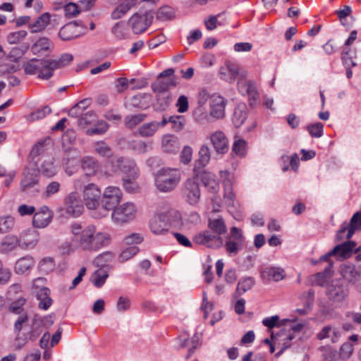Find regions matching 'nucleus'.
Listing matches in <instances>:
<instances>
[{"instance_id": "1", "label": "nucleus", "mask_w": 361, "mask_h": 361, "mask_svg": "<svg viewBox=\"0 0 361 361\" xmlns=\"http://www.w3.org/2000/svg\"><path fill=\"white\" fill-rule=\"evenodd\" d=\"M71 233L73 235L69 243L71 250L97 252L111 242L110 235L98 231L94 224L82 226L80 224H73Z\"/></svg>"}, {"instance_id": "2", "label": "nucleus", "mask_w": 361, "mask_h": 361, "mask_svg": "<svg viewBox=\"0 0 361 361\" xmlns=\"http://www.w3.org/2000/svg\"><path fill=\"white\" fill-rule=\"evenodd\" d=\"M181 179V174L178 169L163 168L158 171L155 178L157 188L163 192L173 190Z\"/></svg>"}, {"instance_id": "3", "label": "nucleus", "mask_w": 361, "mask_h": 361, "mask_svg": "<svg viewBox=\"0 0 361 361\" xmlns=\"http://www.w3.org/2000/svg\"><path fill=\"white\" fill-rule=\"evenodd\" d=\"M23 69L25 74H37L39 78L44 80H48L52 76L49 59H30L24 64Z\"/></svg>"}, {"instance_id": "4", "label": "nucleus", "mask_w": 361, "mask_h": 361, "mask_svg": "<svg viewBox=\"0 0 361 361\" xmlns=\"http://www.w3.org/2000/svg\"><path fill=\"white\" fill-rule=\"evenodd\" d=\"M121 198L122 192L118 188L114 186L106 188L100 200L103 212L101 213L99 217L106 216L110 210L114 211L121 202Z\"/></svg>"}, {"instance_id": "5", "label": "nucleus", "mask_w": 361, "mask_h": 361, "mask_svg": "<svg viewBox=\"0 0 361 361\" xmlns=\"http://www.w3.org/2000/svg\"><path fill=\"white\" fill-rule=\"evenodd\" d=\"M29 49L34 55L39 56H48L54 49V43L47 37H40L30 46L29 43H24L20 49V54H23Z\"/></svg>"}, {"instance_id": "6", "label": "nucleus", "mask_w": 361, "mask_h": 361, "mask_svg": "<svg viewBox=\"0 0 361 361\" xmlns=\"http://www.w3.org/2000/svg\"><path fill=\"white\" fill-rule=\"evenodd\" d=\"M86 25L82 20H74L63 25L59 32V37L63 41L72 40L85 34Z\"/></svg>"}, {"instance_id": "7", "label": "nucleus", "mask_w": 361, "mask_h": 361, "mask_svg": "<svg viewBox=\"0 0 361 361\" xmlns=\"http://www.w3.org/2000/svg\"><path fill=\"white\" fill-rule=\"evenodd\" d=\"M84 203L89 209H97L100 204L102 191L94 183H89L82 190Z\"/></svg>"}, {"instance_id": "8", "label": "nucleus", "mask_w": 361, "mask_h": 361, "mask_svg": "<svg viewBox=\"0 0 361 361\" xmlns=\"http://www.w3.org/2000/svg\"><path fill=\"white\" fill-rule=\"evenodd\" d=\"M136 207L132 202L124 203L114 209L111 218L118 224H123L135 217Z\"/></svg>"}, {"instance_id": "9", "label": "nucleus", "mask_w": 361, "mask_h": 361, "mask_svg": "<svg viewBox=\"0 0 361 361\" xmlns=\"http://www.w3.org/2000/svg\"><path fill=\"white\" fill-rule=\"evenodd\" d=\"M153 18V13L151 11H146L142 14L136 13L129 19V25L135 34H141L150 26Z\"/></svg>"}, {"instance_id": "10", "label": "nucleus", "mask_w": 361, "mask_h": 361, "mask_svg": "<svg viewBox=\"0 0 361 361\" xmlns=\"http://www.w3.org/2000/svg\"><path fill=\"white\" fill-rule=\"evenodd\" d=\"M245 237L242 231L237 227L231 228L230 235L227 237L225 247L227 252L231 255H235L243 248Z\"/></svg>"}, {"instance_id": "11", "label": "nucleus", "mask_w": 361, "mask_h": 361, "mask_svg": "<svg viewBox=\"0 0 361 361\" xmlns=\"http://www.w3.org/2000/svg\"><path fill=\"white\" fill-rule=\"evenodd\" d=\"M361 226V212H357L353 214L350 219V223L344 222L336 234V240L341 241L347 238H352L355 230Z\"/></svg>"}, {"instance_id": "12", "label": "nucleus", "mask_w": 361, "mask_h": 361, "mask_svg": "<svg viewBox=\"0 0 361 361\" xmlns=\"http://www.w3.org/2000/svg\"><path fill=\"white\" fill-rule=\"evenodd\" d=\"M112 166L114 168L125 173L126 178L136 179L139 176V169L135 161L132 159L124 157H117L112 160Z\"/></svg>"}, {"instance_id": "13", "label": "nucleus", "mask_w": 361, "mask_h": 361, "mask_svg": "<svg viewBox=\"0 0 361 361\" xmlns=\"http://www.w3.org/2000/svg\"><path fill=\"white\" fill-rule=\"evenodd\" d=\"M182 192L190 204H197L200 198V189L197 178H188L183 184Z\"/></svg>"}, {"instance_id": "14", "label": "nucleus", "mask_w": 361, "mask_h": 361, "mask_svg": "<svg viewBox=\"0 0 361 361\" xmlns=\"http://www.w3.org/2000/svg\"><path fill=\"white\" fill-rule=\"evenodd\" d=\"M64 209L68 214L73 217L82 214L84 207L76 192H71L65 198Z\"/></svg>"}, {"instance_id": "15", "label": "nucleus", "mask_w": 361, "mask_h": 361, "mask_svg": "<svg viewBox=\"0 0 361 361\" xmlns=\"http://www.w3.org/2000/svg\"><path fill=\"white\" fill-rule=\"evenodd\" d=\"M193 241L196 244L204 245L209 247H219L222 243V238L219 235L212 234L209 231H204L195 235Z\"/></svg>"}, {"instance_id": "16", "label": "nucleus", "mask_w": 361, "mask_h": 361, "mask_svg": "<svg viewBox=\"0 0 361 361\" xmlns=\"http://www.w3.org/2000/svg\"><path fill=\"white\" fill-rule=\"evenodd\" d=\"M39 170L34 165L27 166L23 172L20 185L23 190L33 187L38 183Z\"/></svg>"}, {"instance_id": "17", "label": "nucleus", "mask_w": 361, "mask_h": 361, "mask_svg": "<svg viewBox=\"0 0 361 361\" xmlns=\"http://www.w3.org/2000/svg\"><path fill=\"white\" fill-rule=\"evenodd\" d=\"M210 141L217 154H224L228 151V140L222 131L213 133L210 135Z\"/></svg>"}, {"instance_id": "18", "label": "nucleus", "mask_w": 361, "mask_h": 361, "mask_svg": "<svg viewBox=\"0 0 361 361\" xmlns=\"http://www.w3.org/2000/svg\"><path fill=\"white\" fill-rule=\"evenodd\" d=\"M226 99L220 95H214L210 102V116L216 118H222L225 116Z\"/></svg>"}, {"instance_id": "19", "label": "nucleus", "mask_w": 361, "mask_h": 361, "mask_svg": "<svg viewBox=\"0 0 361 361\" xmlns=\"http://www.w3.org/2000/svg\"><path fill=\"white\" fill-rule=\"evenodd\" d=\"M149 226L154 234H164L169 231L170 226L168 216L166 214L155 216L152 219Z\"/></svg>"}, {"instance_id": "20", "label": "nucleus", "mask_w": 361, "mask_h": 361, "mask_svg": "<svg viewBox=\"0 0 361 361\" xmlns=\"http://www.w3.org/2000/svg\"><path fill=\"white\" fill-rule=\"evenodd\" d=\"M326 294L330 300L341 302L348 295V290L339 281H336L328 285Z\"/></svg>"}, {"instance_id": "21", "label": "nucleus", "mask_w": 361, "mask_h": 361, "mask_svg": "<svg viewBox=\"0 0 361 361\" xmlns=\"http://www.w3.org/2000/svg\"><path fill=\"white\" fill-rule=\"evenodd\" d=\"M51 23V14L48 12L44 13L35 20L29 23V30L31 33H39L44 32Z\"/></svg>"}, {"instance_id": "22", "label": "nucleus", "mask_w": 361, "mask_h": 361, "mask_svg": "<svg viewBox=\"0 0 361 361\" xmlns=\"http://www.w3.org/2000/svg\"><path fill=\"white\" fill-rule=\"evenodd\" d=\"M51 218V211L47 207H43L35 213L32 219L33 226L36 228H44L50 223Z\"/></svg>"}, {"instance_id": "23", "label": "nucleus", "mask_w": 361, "mask_h": 361, "mask_svg": "<svg viewBox=\"0 0 361 361\" xmlns=\"http://www.w3.org/2000/svg\"><path fill=\"white\" fill-rule=\"evenodd\" d=\"M286 276L285 271L281 267H267L261 271V278L266 281H279Z\"/></svg>"}, {"instance_id": "24", "label": "nucleus", "mask_w": 361, "mask_h": 361, "mask_svg": "<svg viewBox=\"0 0 361 361\" xmlns=\"http://www.w3.org/2000/svg\"><path fill=\"white\" fill-rule=\"evenodd\" d=\"M238 71L239 68L237 65L228 61L220 68L219 74L221 79L233 82L238 76Z\"/></svg>"}, {"instance_id": "25", "label": "nucleus", "mask_w": 361, "mask_h": 361, "mask_svg": "<svg viewBox=\"0 0 361 361\" xmlns=\"http://www.w3.org/2000/svg\"><path fill=\"white\" fill-rule=\"evenodd\" d=\"M180 348H188V353L186 358H189L194 353L195 350L200 345V335L195 334L191 338H188L185 336H181L179 338Z\"/></svg>"}, {"instance_id": "26", "label": "nucleus", "mask_w": 361, "mask_h": 361, "mask_svg": "<svg viewBox=\"0 0 361 361\" xmlns=\"http://www.w3.org/2000/svg\"><path fill=\"white\" fill-rule=\"evenodd\" d=\"M247 107L245 103L240 102L238 104L233 111L232 121L236 128L240 127L247 119Z\"/></svg>"}, {"instance_id": "27", "label": "nucleus", "mask_w": 361, "mask_h": 361, "mask_svg": "<svg viewBox=\"0 0 361 361\" xmlns=\"http://www.w3.org/2000/svg\"><path fill=\"white\" fill-rule=\"evenodd\" d=\"M241 87L245 88V92L248 97L249 104L252 108H254L257 104V101L259 98V94L257 91L255 83L252 81H245L241 84Z\"/></svg>"}, {"instance_id": "28", "label": "nucleus", "mask_w": 361, "mask_h": 361, "mask_svg": "<svg viewBox=\"0 0 361 361\" xmlns=\"http://www.w3.org/2000/svg\"><path fill=\"white\" fill-rule=\"evenodd\" d=\"M340 336V331L337 328L328 325L324 326L317 334V338L320 341L326 338H331L332 343H336L338 341Z\"/></svg>"}, {"instance_id": "29", "label": "nucleus", "mask_w": 361, "mask_h": 361, "mask_svg": "<svg viewBox=\"0 0 361 361\" xmlns=\"http://www.w3.org/2000/svg\"><path fill=\"white\" fill-rule=\"evenodd\" d=\"M340 272L341 276L350 283H355L360 279L361 274L357 271L355 266L351 264H343L341 267Z\"/></svg>"}, {"instance_id": "30", "label": "nucleus", "mask_w": 361, "mask_h": 361, "mask_svg": "<svg viewBox=\"0 0 361 361\" xmlns=\"http://www.w3.org/2000/svg\"><path fill=\"white\" fill-rule=\"evenodd\" d=\"M162 151L166 153L175 154L179 149L177 138L171 135L164 136L161 143Z\"/></svg>"}, {"instance_id": "31", "label": "nucleus", "mask_w": 361, "mask_h": 361, "mask_svg": "<svg viewBox=\"0 0 361 361\" xmlns=\"http://www.w3.org/2000/svg\"><path fill=\"white\" fill-rule=\"evenodd\" d=\"M137 3V0H124L112 12L113 19H119L127 13Z\"/></svg>"}, {"instance_id": "32", "label": "nucleus", "mask_w": 361, "mask_h": 361, "mask_svg": "<svg viewBox=\"0 0 361 361\" xmlns=\"http://www.w3.org/2000/svg\"><path fill=\"white\" fill-rule=\"evenodd\" d=\"M17 245L20 246V247H28L32 246V243L31 242L23 243L21 238L18 239V238L15 235L6 236L2 243V246L4 247V249L6 251L13 250Z\"/></svg>"}, {"instance_id": "33", "label": "nucleus", "mask_w": 361, "mask_h": 361, "mask_svg": "<svg viewBox=\"0 0 361 361\" xmlns=\"http://www.w3.org/2000/svg\"><path fill=\"white\" fill-rule=\"evenodd\" d=\"M37 298L39 301V308L47 310L51 305L53 300L50 298V290L48 288L43 287L37 292Z\"/></svg>"}, {"instance_id": "34", "label": "nucleus", "mask_w": 361, "mask_h": 361, "mask_svg": "<svg viewBox=\"0 0 361 361\" xmlns=\"http://www.w3.org/2000/svg\"><path fill=\"white\" fill-rule=\"evenodd\" d=\"M185 119L183 116H171L169 117L163 116L161 121V127H164L166 123L171 124V128L174 131H180L183 129L184 126Z\"/></svg>"}, {"instance_id": "35", "label": "nucleus", "mask_w": 361, "mask_h": 361, "mask_svg": "<svg viewBox=\"0 0 361 361\" xmlns=\"http://www.w3.org/2000/svg\"><path fill=\"white\" fill-rule=\"evenodd\" d=\"M73 56L71 54H63L59 59H49L50 68H51V75L54 70L62 68L72 62Z\"/></svg>"}, {"instance_id": "36", "label": "nucleus", "mask_w": 361, "mask_h": 361, "mask_svg": "<svg viewBox=\"0 0 361 361\" xmlns=\"http://www.w3.org/2000/svg\"><path fill=\"white\" fill-rule=\"evenodd\" d=\"M35 261L31 256H25L20 258L15 264V271L17 274H24L29 271L34 265Z\"/></svg>"}, {"instance_id": "37", "label": "nucleus", "mask_w": 361, "mask_h": 361, "mask_svg": "<svg viewBox=\"0 0 361 361\" xmlns=\"http://www.w3.org/2000/svg\"><path fill=\"white\" fill-rule=\"evenodd\" d=\"M82 168L87 176H94L97 173L99 165L94 158L86 157L82 161Z\"/></svg>"}, {"instance_id": "38", "label": "nucleus", "mask_w": 361, "mask_h": 361, "mask_svg": "<svg viewBox=\"0 0 361 361\" xmlns=\"http://www.w3.org/2000/svg\"><path fill=\"white\" fill-rule=\"evenodd\" d=\"M355 247V243L353 241L348 240L334 247V248L331 251V254L346 257L352 252Z\"/></svg>"}, {"instance_id": "39", "label": "nucleus", "mask_w": 361, "mask_h": 361, "mask_svg": "<svg viewBox=\"0 0 361 361\" xmlns=\"http://www.w3.org/2000/svg\"><path fill=\"white\" fill-rule=\"evenodd\" d=\"M159 127H161V122H149L142 125L139 128V133L143 137H150L156 133Z\"/></svg>"}, {"instance_id": "40", "label": "nucleus", "mask_w": 361, "mask_h": 361, "mask_svg": "<svg viewBox=\"0 0 361 361\" xmlns=\"http://www.w3.org/2000/svg\"><path fill=\"white\" fill-rule=\"evenodd\" d=\"M176 82L174 78H166L164 80H157V83L154 85V91L157 92H164L171 87H175Z\"/></svg>"}, {"instance_id": "41", "label": "nucleus", "mask_w": 361, "mask_h": 361, "mask_svg": "<svg viewBox=\"0 0 361 361\" xmlns=\"http://www.w3.org/2000/svg\"><path fill=\"white\" fill-rule=\"evenodd\" d=\"M208 226L213 232L218 235H221L226 232V226L222 218L209 219Z\"/></svg>"}, {"instance_id": "42", "label": "nucleus", "mask_w": 361, "mask_h": 361, "mask_svg": "<svg viewBox=\"0 0 361 361\" xmlns=\"http://www.w3.org/2000/svg\"><path fill=\"white\" fill-rule=\"evenodd\" d=\"M39 170L43 176L47 178H51L56 173V167L51 159L44 160Z\"/></svg>"}, {"instance_id": "43", "label": "nucleus", "mask_w": 361, "mask_h": 361, "mask_svg": "<svg viewBox=\"0 0 361 361\" xmlns=\"http://www.w3.org/2000/svg\"><path fill=\"white\" fill-rule=\"evenodd\" d=\"M27 36V32L24 30L11 32L6 36V41L11 44H18L23 42Z\"/></svg>"}, {"instance_id": "44", "label": "nucleus", "mask_w": 361, "mask_h": 361, "mask_svg": "<svg viewBox=\"0 0 361 361\" xmlns=\"http://www.w3.org/2000/svg\"><path fill=\"white\" fill-rule=\"evenodd\" d=\"M15 226L14 218L11 216L0 217V233L4 234L11 231Z\"/></svg>"}, {"instance_id": "45", "label": "nucleus", "mask_w": 361, "mask_h": 361, "mask_svg": "<svg viewBox=\"0 0 361 361\" xmlns=\"http://www.w3.org/2000/svg\"><path fill=\"white\" fill-rule=\"evenodd\" d=\"M108 274L104 270L96 271L91 276V281L97 288H101L105 283Z\"/></svg>"}, {"instance_id": "46", "label": "nucleus", "mask_w": 361, "mask_h": 361, "mask_svg": "<svg viewBox=\"0 0 361 361\" xmlns=\"http://www.w3.org/2000/svg\"><path fill=\"white\" fill-rule=\"evenodd\" d=\"M200 158L197 161L199 166H205L210 160L211 158V151L209 147L207 145H203L199 151Z\"/></svg>"}, {"instance_id": "47", "label": "nucleus", "mask_w": 361, "mask_h": 361, "mask_svg": "<svg viewBox=\"0 0 361 361\" xmlns=\"http://www.w3.org/2000/svg\"><path fill=\"white\" fill-rule=\"evenodd\" d=\"M247 142L243 139H238L235 140L232 151L239 157H244L247 153Z\"/></svg>"}, {"instance_id": "48", "label": "nucleus", "mask_w": 361, "mask_h": 361, "mask_svg": "<svg viewBox=\"0 0 361 361\" xmlns=\"http://www.w3.org/2000/svg\"><path fill=\"white\" fill-rule=\"evenodd\" d=\"M146 114H139L136 115H130L127 116L125 118V124L127 128H133L142 121H143L146 118Z\"/></svg>"}, {"instance_id": "49", "label": "nucleus", "mask_w": 361, "mask_h": 361, "mask_svg": "<svg viewBox=\"0 0 361 361\" xmlns=\"http://www.w3.org/2000/svg\"><path fill=\"white\" fill-rule=\"evenodd\" d=\"M255 284V281L252 278L248 277L241 280L238 282L236 293L239 295L243 294L247 290H250Z\"/></svg>"}, {"instance_id": "50", "label": "nucleus", "mask_w": 361, "mask_h": 361, "mask_svg": "<svg viewBox=\"0 0 361 361\" xmlns=\"http://www.w3.org/2000/svg\"><path fill=\"white\" fill-rule=\"evenodd\" d=\"M194 119L198 123H204L209 121L210 115H208L203 106L197 105L192 112Z\"/></svg>"}, {"instance_id": "51", "label": "nucleus", "mask_w": 361, "mask_h": 361, "mask_svg": "<svg viewBox=\"0 0 361 361\" xmlns=\"http://www.w3.org/2000/svg\"><path fill=\"white\" fill-rule=\"evenodd\" d=\"M55 262L51 257H45L42 259L39 264V269L44 274H49L54 269Z\"/></svg>"}, {"instance_id": "52", "label": "nucleus", "mask_w": 361, "mask_h": 361, "mask_svg": "<svg viewBox=\"0 0 361 361\" xmlns=\"http://www.w3.org/2000/svg\"><path fill=\"white\" fill-rule=\"evenodd\" d=\"M44 323L42 319L35 318L32 322V330L30 333V338L35 340L42 331Z\"/></svg>"}, {"instance_id": "53", "label": "nucleus", "mask_w": 361, "mask_h": 361, "mask_svg": "<svg viewBox=\"0 0 361 361\" xmlns=\"http://www.w3.org/2000/svg\"><path fill=\"white\" fill-rule=\"evenodd\" d=\"M332 263L330 262L325 268L323 272H319L313 276L314 282L320 286H323L326 283V276L331 272Z\"/></svg>"}, {"instance_id": "54", "label": "nucleus", "mask_w": 361, "mask_h": 361, "mask_svg": "<svg viewBox=\"0 0 361 361\" xmlns=\"http://www.w3.org/2000/svg\"><path fill=\"white\" fill-rule=\"evenodd\" d=\"M224 198L227 206H233L235 197L229 180L225 183Z\"/></svg>"}, {"instance_id": "55", "label": "nucleus", "mask_w": 361, "mask_h": 361, "mask_svg": "<svg viewBox=\"0 0 361 361\" xmlns=\"http://www.w3.org/2000/svg\"><path fill=\"white\" fill-rule=\"evenodd\" d=\"M307 130L312 137H320L323 135L324 125L320 123H316L308 125L306 127Z\"/></svg>"}, {"instance_id": "56", "label": "nucleus", "mask_w": 361, "mask_h": 361, "mask_svg": "<svg viewBox=\"0 0 361 361\" xmlns=\"http://www.w3.org/2000/svg\"><path fill=\"white\" fill-rule=\"evenodd\" d=\"M97 119V115L93 111H90L85 114H82L78 119V125L82 127L91 124Z\"/></svg>"}, {"instance_id": "57", "label": "nucleus", "mask_w": 361, "mask_h": 361, "mask_svg": "<svg viewBox=\"0 0 361 361\" xmlns=\"http://www.w3.org/2000/svg\"><path fill=\"white\" fill-rule=\"evenodd\" d=\"M173 16V8L168 6L160 7L157 13V18L160 20H167L171 19Z\"/></svg>"}, {"instance_id": "58", "label": "nucleus", "mask_w": 361, "mask_h": 361, "mask_svg": "<svg viewBox=\"0 0 361 361\" xmlns=\"http://www.w3.org/2000/svg\"><path fill=\"white\" fill-rule=\"evenodd\" d=\"M63 10L65 12V16L69 18L76 17L81 11L79 8V6L72 2H70L65 5L63 7Z\"/></svg>"}, {"instance_id": "59", "label": "nucleus", "mask_w": 361, "mask_h": 361, "mask_svg": "<svg viewBox=\"0 0 361 361\" xmlns=\"http://www.w3.org/2000/svg\"><path fill=\"white\" fill-rule=\"evenodd\" d=\"M60 188L61 184L59 182L51 181L46 187V189L43 192L42 195L45 198L50 197L51 196L57 193L59 191Z\"/></svg>"}, {"instance_id": "60", "label": "nucleus", "mask_w": 361, "mask_h": 361, "mask_svg": "<svg viewBox=\"0 0 361 361\" xmlns=\"http://www.w3.org/2000/svg\"><path fill=\"white\" fill-rule=\"evenodd\" d=\"M146 96L144 94H137L133 96L130 99V105L138 109H146L148 106L145 99Z\"/></svg>"}, {"instance_id": "61", "label": "nucleus", "mask_w": 361, "mask_h": 361, "mask_svg": "<svg viewBox=\"0 0 361 361\" xmlns=\"http://www.w3.org/2000/svg\"><path fill=\"white\" fill-rule=\"evenodd\" d=\"M353 345L349 342L345 343L340 348L339 357L342 360H348L353 354Z\"/></svg>"}, {"instance_id": "62", "label": "nucleus", "mask_w": 361, "mask_h": 361, "mask_svg": "<svg viewBox=\"0 0 361 361\" xmlns=\"http://www.w3.org/2000/svg\"><path fill=\"white\" fill-rule=\"evenodd\" d=\"M139 252L137 246H130L125 249L120 255V260L121 262L127 261Z\"/></svg>"}, {"instance_id": "63", "label": "nucleus", "mask_w": 361, "mask_h": 361, "mask_svg": "<svg viewBox=\"0 0 361 361\" xmlns=\"http://www.w3.org/2000/svg\"><path fill=\"white\" fill-rule=\"evenodd\" d=\"M176 106L177 107L178 112L180 114H183L188 111L189 109V102L188 97L185 95H180L178 98Z\"/></svg>"}, {"instance_id": "64", "label": "nucleus", "mask_w": 361, "mask_h": 361, "mask_svg": "<svg viewBox=\"0 0 361 361\" xmlns=\"http://www.w3.org/2000/svg\"><path fill=\"white\" fill-rule=\"evenodd\" d=\"M108 128V124L105 121H101L98 122L95 127L88 129L87 133L90 135L95 134H103L107 130Z\"/></svg>"}]
</instances>
